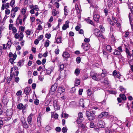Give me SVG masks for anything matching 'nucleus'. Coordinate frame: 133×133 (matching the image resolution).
Returning <instances> with one entry per match:
<instances>
[{
  "label": "nucleus",
  "instance_id": "1",
  "mask_svg": "<svg viewBox=\"0 0 133 133\" xmlns=\"http://www.w3.org/2000/svg\"><path fill=\"white\" fill-rule=\"evenodd\" d=\"M9 57L10 58L9 59V61L11 64L14 63V61L15 60L16 57L17 55L15 53L13 54L12 52H9L8 55Z\"/></svg>",
  "mask_w": 133,
  "mask_h": 133
},
{
  "label": "nucleus",
  "instance_id": "2",
  "mask_svg": "<svg viewBox=\"0 0 133 133\" xmlns=\"http://www.w3.org/2000/svg\"><path fill=\"white\" fill-rule=\"evenodd\" d=\"M90 75L92 78L95 81H99L101 80V78L99 77L100 75L96 73L93 72H91L90 73Z\"/></svg>",
  "mask_w": 133,
  "mask_h": 133
},
{
  "label": "nucleus",
  "instance_id": "3",
  "mask_svg": "<svg viewBox=\"0 0 133 133\" xmlns=\"http://www.w3.org/2000/svg\"><path fill=\"white\" fill-rule=\"evenodd\" d=\"M85 114L89 120L91 121L95 119V117L94 116L93 114L90 112L87 111Z\"/></svg>",
  "mask_w": 133,
  "mask_h": 133
},
{
  "label": "nucleus",
  "instance_id": "4",
  "mask_svg": "<svg viewBox=\"0 0 133 133\" xmlns=\"http://www.w3.org/2000/svg\"><path fill=\"white\" fill-rule=\"evenodd\" d=\"M58 86L57 84V83H55L54 84L52 85L50 90V93L51 95L54 94L55 92L57 89Z\"/></svg>",
  "mask_w": 133,
  "mask_h": 133
},
{
  "label": "nucleus",
  "instance_id": "5",
  "mask_svg": "<svg viewBox=\"0 0 133 133\" xmlns=\"http://www.w3.org/2000/svg\"><path fill=\"white\" fill-rule=\"evenodd\" d=\"M53 105L55 110H57L59 109L60 106L57 103V101L55 100L54 101Z\"/></svg>",
  "mask_w": 133,
  "mask_h": 133
},
{
  "label": "nucleus",
  "instance_id": "6",
  "mask_svg": "<svg viewBox=\"0 0 133 133\" xmlns=\"http://www.w3.org/2000/svg\"><path fill=\"white\" fill-rule=\"evenodd\" d=\"M78 127L79 128H81L82 131L86 130L87 129L85 124L82 123L78 124Z\"/></svg>",
  "mask_w": 133,
  "mask_h": 133
},
{
  "label": "nucleus",
  "instance_id": "7",
  "mask_svg": "<svg viewBox=\"0 0 133 133\" xmlns=\"http://www.w3.org/2000/svg\"><path fill=\"white\" fill-rule=\"evenodd\" d=\"M100 18V16L98 14H94L93 15V19L95 21L97 22H99V20Z\"/></svg>",
  "mask_w": 133,
  "mask_h": 133
},
{
  "label": "nucleus",
  "instance_id": "8",
  "mask_svg": "<svg viewBox=\"0 0 133 133\" xmlns=\"http://www.w3.org/2000/svg\"><path fill=\"white\" fill-rule=\"evenodd\" d=\"M31 90V88L30 87H26L24 89V92L26 95H28Z\"/></svg>",
  "mask_w": 133,
  "mask_h": 133
},
{
  "label": "nucleus",
  "instance_id": "9",
  "mask_svg": "<svg viewBox=\"0 0 133 133\" xmlns=\"http://www.w3.org/2000/svg\"><path fill=\"white\" fill-rule=\"evenodd\" d=\"M13 110L11 109H8L6 112V115L8 116H10L12 114Z\"/></svg>",
  "mask_w": 133,
  "mask_h": 133
},
{
  "label": "nucleus",
  "instance_id": "10",
  "mask_svg": "<svg viewBox=\"0 0 133 133\" xmlns=\"http://www.w3.org/2000/svg\"><path fill=\"white\" fill-rule=\"evenodd\" d=\"M33 115L31 113L27 118V121L29 124H31L32 122V117L33 116Z\"/></svg>",
  "mask_w": 133,
  "mask_h": 133
},
{
  "label": "nucleus",
  "instance_id": "11",
  "mask_svg": "<svg viewBox=\"0 0 133 133\" xmlns=\"http://www.w3.org/2000/svg\"><path fill=\"white\" fill-rule=\"evenodd\" d=\"M131 13H129V19L130 22L131 23V22L133 19V7L131 9Z\"/></svg>",
  "mask_w": 133,
  "mask_h": 133
},
{
  "label": "nucleus",
  "instance_id": "12",
  "mask_svg": "<svg viewBox=\"0 0 133 133\" xmlns=\"http://www.w3.org/2000/svg\"><path fill=\"white\" fill-rule=\"evenodd\" d=\"M15 23V25L17 27L19 26V24L22 25V19H16Z\"/></svg>",
  "mask_w": 133,
  "mask_h": 133
},
{
  "label": "nucleus",
  "instance_id": "13",
  "mask_svg": "<svg viewBox=\"0 0 133 133\" xmlns=\"http://www.w3.org/2000/svg\"><path fill=\"white\" fill-rule=\"evenodd\" d=\"M97 126L100 128H103L104 127V125H103L102 121L99 120L98 121L97 124Z\"/></svg>",
  "mask_w": 133,
  "mask_h": 133
},
{
  "label": "nucleus",
  "instance_id": "14",
  "mask_svg": "<svg viewBox=\"0 0 133 133\" xmlns=\"http://www.w3.org/2000/svg\"><path fill=\"white\" fill-rule=\"evenodd\" d=\"M62 89V87H59L58 88L57 91H58V94H62V97H61V98L62 99H63L64 98V94L63 93H62L61 91V90Z\"/></svg>",
  "mask_w": 133,
  "mask_h": 133
},
{
  "label": "nucleus",
  "instance_id": "15",
  "mask_svg": "<svg viewBox=\"0 0 133 133\" xmlns=\"http://www.w3.org/2000/svg\"><path fill=\"white\" fill-rule=\"evenodd\" d=\"M19 74V72L18 71H16L15 72L10 74V76L11 78H14L15 77V76H17Z\"/></svg>",
  "mask_w": 133,
  "mask_h": 133
},
{
  "label": "nucleus",
  "instance_id": "16",
  "mask_svg": "<svg viewBox=\"0 0 133 133\" xmlns=\"http://www.w3.org/2000/svg\"><path fill=\"white\" fill-rule=\"evenodd\" d=\"M69 54L67 52H63L62 56L63 58H67L70 57Z\"/></svg>",
  "mask_w": 133,
  "mask_h": 133
},
{
  "label": "nucleus",
  "instance_id": "17",
  "mask_svg": "<svg viewBox=\"0 0 133 133\" xmlns=\"http://www.w3.org/2000/svg\"><path fill=\"white\" fill-rule=\"evenodd\" d=\"M8 98L5 96L3 97L2 102L4 104H6L8 102Z\"/></svg>",
  "mask_w": 133,
  "mask_h": 133
},
{
  "label": "nucleus",
  "instance_id": "18",
  "mask_svg": "<svg viewBox=\"0 0 133 133\" xmlns=\"http://www.w3.org/2000/svg\"><path fill=\"white\" fill-rule=\"evenodd\" d=\"M80 80L79 79L76 78L75 81V85L76 86H77L80 84Z\"/></svg>",
  "mask_w": 133,
  "mask_h": 133
},
{
  "label": "nucleus",
  "instance_id": "19",
  "mask_svg": "<svg viewBox=\"0 0 133 133\" xmlns=\"http://www.w3.org/2000/svg\"><path fill=\"white\" fill-rule=\"evenodd\" d=\"M94 33L97 36H99V34L100 33L99 30L97 29H96L94 30Z\"/></svg>",
  "mask_w": 133,
  "mask_h": 133
},
{
  "label": "nucleus",
  "instance_id": "20",
  "mask_svg": "<svg viewBox=\"0 0 133 133\" xmlns=\"http://www.w3.org/2000/svg\"><path fill=\"white\" fill-rule=\"evenodd\" d=\"M65 111H64L62 112V114L61 115L62 117H63L64 118H67L68 117V114H66L65 112Z\"/></svg>",
  "mask_w": 133,
  "mask_h": 133
},
{
  "label": "nucleus",
  "instance_id": "21",
  "mask_svg": "<svg viewBox=\"0 0 133 133\" xmlns=\"http://www.w3.org/2000/svg\"><path fill=\"white\" fill-rule=\"evenodd\" d=\"M125 52L127 55V57L128 58H130L131 56V54H130L129 50L127 48H126Z\"/></svg>",
  "mask_w": 133,
  "mask_h": 133
},
{
  "label": "nucleus",
  "instance_id": "22",
  "mask_svg": "<svg viewBox=\"0 0 133 133\" xmlns=\"http://www.w3.org/2000/svg\"><path fill=\"white\" fill-rule=\"evenodd\" d=\"M24 106L22 103H20L17 106V108L19 110L22 109L23 108Z\"/></svg>",
  "mask_w": 133,
  "mask_h": 133
},
{
  "label": "nucleus",
  "instance_id": "23",
  "mask_svg": "<svg viewBox=\"0 0 133 133\" xmlns=\"http://www.w3.org/2000/svg\"><path fill=\"white\" fill-rule=\"evenodd\" d=\"M119 97L121 98H122L123 101H125L127 99L126 96L124 94H121L119 95Z\"/></svg>",
  "mask_w": 133,
  "mask_h": 133
},
{
  "label": "nucleus",
  "instance_id": "24",
  "mask_svg": "<svg viewBox=\"0 0 133 133\" xmlns=\"http://www.w3.org/2000/svg\"><path fill=\"white\" fill-rule=\"evenodd\" d=\"M24 62V60L22 59L19 61L18 62L17 65L18 66H21L22 65H23V63Z\"/></svg>",
  "mask_w": 133,
  "mask_h": 133
},
{
  "label": "nucleus",
  "instance_id": "25",
  "mask_svg": "<svg viewBox=\"0 0 133 133\" xmlns=\"http://www.w3.org/2000/svg\"><path fill=\"white\" fill-rule=\"evenodd\" d=\"M67 7V6H65L64 8V14L65 16L68 15V11L66 8Z\"/></svg>",
  "mask_w": 133,
  "mask_h": 133
},
{
  "label": "nucleus",
  "instance_id": "26",
  "mask_svg": "<svg viewBox=\"0 0 133 133\" xmlns=\"http://www.w3.org/2000/svg\"><path fill=\"white\" fill-rule=\"evenodd\" d=\"M106 49L109 52H111L112 50L111 46L110 45H107L106 46Z\"/></svg>",
  "mask_w": 133,
  "mask_h": 133
},
{
  "label": "nucleus",
  "instance_id": "27",
  "mask_svg": "<svg viewBox=\"0 0 133 133\" xmlns=\"http://www.w3.org/2000/svg\"><path fill=\"white\" fill-rule=\"evenodd\" d=\"M23 127L25 128L26 129L28 128V125L25 121H24L23 122Z\"/></svg>",
  "mask_w": 133,
  "mask_h": 133
},
{
  "label": "nucleus",
  "instance_id": "28",
  "mask_svg": "<svg viewBox=\"0 0 133 133\" xmlns=\"http://www.w3.org/2000/svg\"><path fill=\"white\" fill-rule=\"evenodd\" d=\"M69 24H64L62 26V29L63 30H65L67 28H69Z\"/></svg>",
  "mask_w": 133,
  "mask_h": 133
},
{
  "label": "nucleus",
  "instance_id": "29",
  "mask_svg": "<svg viewBox=\"0 0 133 133\" xmlns=\"http://www.w3.org/2000/svg\"><path fill=\"white\" fill-rule=\"evenodd\" d=\"M84 103H83V99H82V100H80L79 102V106H81L83 108H84Z\"/></svg>",
  "mask_w": 133,
  "mask_h": 133
},
{
  "label": "nucleus",
  "instance_id": "30",
  "mask_svg": "<svg viewBox=\"0 0 133 133\" xmlns=\"http://www.w3.org/2000/svg\"><path fill=\"white\" fill-rule=\"evenodd\" d=\"M119 89L122 93H125L126 91L125 89L122 86H120Z\"/></svg>",
  "mask_w": 133,
  "mask_h": 133
},
{
  "label": "nucleus",
  "instance_id": "31",
  "mask_svg": "<svg viewBox=\"0 0 133 133\" xmlns=\"http://www.w3.org/2000/svg\"><path fill=\"white\" fill-rule=\"evenodd\" d=\"M82 118H79V117H78V118L76 120V121L78 124H80L82 122Z\"/></svg>",
  "mask_w": 133,
  "mask_h": 133
},
{
  "label": "nucleus",
  "instance_id": "32",
  "mask_svg": "<svg viewBox=\"0 0 133 133\" xmlns=\"http://www.w3.org/2000/svg\"><path fill=\"white\" fill-rule=\"evenodd\" d=\"M49 45V41L48 40H47L46 41V42L44 44V46L46 47H48Z\"/></svg>",
  "mask_w": 133,
  "mask_h": 133
},
{
  "label": "nucleus",
  "instance_id": "33",
  "mask_svg": "<svg viewBox=\"0 0 133 133\" xmlns=\"http://www.w3.org/2000/svg\"><path fill=\"white\" fill-rule=\"evenodd\" d=\"M114 54L115 55H119L121 54V53L118 50L116 49Z\"/></svg>",
  "mask_w": 133,
  "mask_h": 133
},
{
  "label": "nucleus",
  "instance_id": "34",
  "mask_svg": "<svg viewBox=\"0 0 133 133\" xmlns=\"http://www.w3.org/2000/svg\"><path fill=\"white\" fill-rule=\"evenodd\" d=\"M80 73V70L78 69H76L75 71V73L76 75H78Z\"/></svg>",
  "mask_w": 133,
  "mask_h": 133
},
{
  "label": "nucleus",
  "instance_id": "35",
  "mask_svg": "<svg viewBox=\"0 0 133 133\" xmlns=\"http://www.w3.org/2000/svg\"><path fill=\"white\" fill-rule=\"evenodd\" d=\"M86 21L88 23L94 25V23H93V22L92 20L89 19H87Z\"/></svg>",
  "mask_w": 133,
  "mask_h": 133
},
{
  "label": "nucleus",
  "instance_id": "36",
  "mask_svg": "<svg viewBox=\"0 0 133 133\" xmlns=\"http://www.w3.org/2000/svg\"><path fill=\"white\" fill-rule=\"evenodd\" d=\"M102 114H103V115H104V116H108V117H110V115H108V112L104 111L102 112Z\"/></svg>",
  "mask_w": 133,
  "mask_h": 133
},
{
  "label": "nucleus",
  "instance_id": "37",
  "mask_svg": "<svg viewBox=\"0 0 133 133\" xmlns=\"http://www.w3.org/2000/svg\"><path fill=\"white\" fill-rule=\"evenodd\" d=\"M51 101L50 99H48L47 101H46L45 104V105L47 106L51 102Z\"/></svg>",
  "mask_w": 133,
  "mask_h": 133
},
{
  "label": "nucleus",
  "instance_id": "38",
  "mask_svg": "<svg viewBox=\"0 0 133 133\" xmlns=\"http://www.w3.org/2000/svg\"><path fill=\"white\" fill-rule=\"evenodd\" d=\"M75 8L77 11V13L78 14L80 12V10L78 8V6L77 4H76L75 5Z\"/></svg>",
  "mask_w": 133,
  "mask_h": 133
},
{
  "label": "nucleus",
  "instance_id": "39",
  "mask_svg": "<svg viewBox=\"0 0 133 133\" xmlns=\"http://www.w3.org/2000/svg\"><path fill=\"white\" fill-rule=\"evenodd\" d=\"M11 78L9 77H7L6 80L7 82L8 83V84L10 82L11 78Z\"/></svg>",
  "mask_w": 133,
  "mask_h": 133
},
{
  "label": "nucleus",
  "instance_id": "40",
  "mask_svg": "<svg viewBox=\"0 0 133 133\" xmlns=\"http://www.w3.org/2000/svg\"><path fill=\"white\" fill-rule=\"evenodd\" d=\"M56 42L57 43H61V37L58 38L56 40Z\"/></svg>",
  "mask_w": 133,
  "mask_h": 133
},
{
  "label": "nucleus",
  "instance_id": "41",
  "mask_svg": "<svg viewBox=\"0 0 133 133\" xmlns=\"http://www.w3.org/2000/svg\"><path fill=\"white\" fill-rule=\"evenodd\" d=\"M15 0H12L10 3V5L11 7H13L15 3Z\"/></svg>",
  "mask_w": 133,
  "mask_h": 133
},
{
  "label": "nucleus",
  "instance_id": "42",
  "mask_svg": "<svg viewBox=\"0 0 133 133\" xmlns=\"http://www.w3.org/2000/svg\"><path fill=\"white\" fill-rule=\"evenodd\" d=\"M76 62L78 63H80L81 61V58L79 57H77L76 59Z\"/></svg>",
  "mask_w": 133,
  "mask_h": 133
},
{
  "label": "nucleus",
  "instance_id": "43",
  "mask_svg": "<svg viewBox=\"0 0 133 133\" xmlns=\"http://www.w3.org/2000/svg\"><path fill=\"white\" fill-rule=\"evenodd\" d=\"M19 8L18 7H16L14 8H13V11L14 12H16L18 10V9H19Z\"/></svg>",
  "mask_w": 133,
  "mask_h": 133
},
{
  "label": "nucleus",
  "instance_id": "44",
  "mask_svg": "<svg viewBox=\"0 0 133 133\" xmlns=\"http://www.w3.org/2000/svg\"><path fill=\"white\" fill-rule=\"evenodd\" d=\"M112 5V3L111 1H108V7L109 8L111 7Z\"/></svg>",
  "mask_w": 133,
  "mask_h": 133
},
{
  "label": "nucleus",
  "instance_id": "45",
  "mask_svg": "<svg viewBox=\"0 0 133 133\" xmlns=\"http://www.w3.org/2000/svg\"><path fill=\"white\" fill-rule=\"evenodd\" d=\"M87 92L88 95V96H89V97L90 96H91V91L89 89H88L87 90Z\"/></svg>",
  "mask_w": 133,
  "mask_h": 133
},
{
  "label": "nucleus",
  "instance_id": "46",
  "mask_svg": "<svg viewBox=\"0 0 133 133\" xmlns=\"http://www.w3.org/2000/svg\"><path fill=\"white\" fill-rule=\"evenodd\" d=\"M26 11V8L24 9L23 8L22 9V11H21V13L22 14H23V15H25V14Z\"/></svg>",
  "mask_w": 133,
  "mask_h": 133
},
{
  "label": "nucleus",
  "instance_id": "47",
  "mask_svg": "<svg viewBox=\"0 0 133 133\" xmlns=\"http://www.w3.org/2000/svg\"><path fill=\"white\" fill-rule=\"evenodd\" d=\"M22 91L21 90H19L18 91L16 94V95L17 96H20L22 94Z\"/></svg>",
  "mask_w": 133,
  "mask_h": 133
},
{
  "label": "nucleus",
  "instance_id": "48",
  "mask_svg": "<svg viewBox=\"0 0 133 133\" xmlns=\"http://www.w3.org/2000/svg\"><path fill=\"white\" fill-rule=\"evenodd\" d=\"M45 36L48 39H49L51 37V35L50 34H46L45 35Z\"/></svg>",
  "mask_w": 133,
  "mask_h": 133
},
{
  "label": "nucleus",
  "instance_id": "49",
  "mask_svg": "<svg viewBox=\"0 0 133 133\" xmlns=\"http://www.w3.org/2000/svg\"><path fill=\"white\" fill-rule=\"evenodd\" d=\"M99 28L101 31L102 32H103L105 31L104 28L103 27V26L102 25H100L99 26Z\"/></svg>",
  "mask_w": 133,
  "mask_h": 133
},
{
  "label": "nucleus",
  "instance_id": "50",
  "mask_svg": "<svg viewBox=\"0 0 133 133\" xmlns=\"http://www.w3.org/2000/svg\"><path fill=\"white\" fill-rule=\"evenodd\" d=\"M62 130L63 133H65L67 131V129L66 128L64 127L62 129Z\"/></svg>",
  "mask_w": 133,
  "mask_h": 133
},
{
  "label": "nucleus",
  "instance_id": "51",
  "mask_svg": "<svg viewBox=\"0 0 133 133\" xmlns=\"http://www.w3.org/2000/svg\"><path fill=\"white\" fill-rule=\"evenodd\" d=\"M41 115L40 114H39L38 115V117L37 118V121H41Z\"/></svg>",
  "mask_w": 133,
  "mask_h": 133
},
{
  "label": "nucleus",
  "instance_id": "52",
  "mask_svg": "<svg viewBox=\"0 0 133 133\" xmlns=\"http://www.w3.org/2000/svg\"><path fill=\"white\" fill-rule=\"evenodd\" d=\"M113 21L115 23H116L118 22L117 20L113 16H112Z\"/></svg>",
  "mask_w": 133,
  "mask_h": 133
},
{
  "label": "nucleus",
  "instance_id": "53",
  "mask_svg": "<svg viewBox=\"0 0 133 133\" xmlns=\"http://www.w3.org/2000/svg\"><path fill=\"white\" fill-rule=\"evenodd\" d=\"M39 100L38 99H36L34 102V104L36 105H37L39 103Z\"/></svg>",
  "mask_w": 133,
  "mask_h": 133
},
{
  "label": "nucleus",
  "instance_id": "54",
  "mask_svg": "<svg viewBox=\"0 0 133 133\" xmlns=\"http://www.w3.org/2000/svg\"><path fill=\"white\" fill-rule=\"evenodd\" d=\"M12 29L13 33H15L17 32V30L15 27H13Z\"/></svg>",
  "mask_w": 133,
  "mask_h": 133
},
{
  "label": "nucleus",
  "instance_id": "55",
  "mask_svg": "<svg viewBox=\"0 0 133 133\" xmlns=\"http://www.w3.org/2000/svg\"><path fill=\"white\" fill-rule=\"evenodd\" d=\"M79 118H83V116L82 113L81 112H80L78 114V117Z\"/></svg>",
  "mask_w": 133,
  "mask_h": 133
},
{
  "label": "nucleus",
  "instance_id": "56",
  "mask_svg": "<svg viewBox=\"0 0 133 133\" xmlns=\"http://www.w3.org/2000/svg\"><path fill=\"white\" fill-rule=\"evenodd\" d=\"M56 130L57 132H60L61 130V129L59 127H57L56 128Z\"/></svg>",
  "mask_w": 133,
  "mask_h": 133
},
{
  "label": "nucleus",
  "instance_id": "57",
  "mask_svg": "<svg viewBox=\"0 0 133 133\" xmlns=\"http://www.w3.org/2000/svg\"><path fill=\"white\" fill-rule=\"evenodd\" d=\"M42 29L43 28L42 26L40 24L38 26L37 29L39 30H42Z\"/></svg>",
  "mask_w": 133,
  "mask_h": 133
},
{
  "label": "nucleus",
  "instance_id": "58",
  "mask_svg": "<svg viewBox=\"0 0 133 133\" xmlns=\"http://www.w3.org/2000/svg\"><path fill=\"white\" fill-rule=\"evenodd\" d=\"M6 9L5 10V13L6 14L9 15L10 12V11L9 9Z\"/></svg>",
  "mask_w": 133,
  "mask_h": 133
},
{
  "label": "nucleus",
  "instance_id": "59",
  "mask_svg": "<svg viewBox=\"0 0 133 133\" xmlns=\"http://www.w3.org/2000/svg\"><path fill=\"white\" fill-rule=\"evenodd\" d=\"M76 89L74 87L72 88H71L70 91L72 93H74V92L76 90Z\"/></svg>",
  "mask_w": 133,
  "mask_h": 133
},
{
  "label": "nucleus",
  "instance_id": "60",
  "mask_svg": "<svg viewBox=\"0 0 133 133\" xmlns=\"http://www.w3.org/2000/svg\"><path fill=\"white\" fill-rule=\"evenodd\" d=\"M37 124L38 127H40L41 126V121H37Z\"/></svg>",
  "mask_w": 133,
  "mask_h": 133
},
{
  "label": "nucleus",
  "instance_id": "61",
  "mask_svg": "<svg viewBox=\"0 0 133 133\" xmlns=\"http://www.w3.org/2000/svg\"><path fill=\"white\" fill-rule=\"evenodd\" d=\"M52 14L54 16H56L57 14V11L56 10H54L53 11Z\"/></svg>",
  "mask_w": 133,
  "mask_h": 133
},
{
  "label": "nucleus",
  "instance_id": "62",
  "mask_svg": "<svg viewBox=\"0 0 133 133\" xmlns=\"http://www.w3.org/2000/svg\"><path fill=\"white\" fill-rule=\"evenodd\" d=\"M19 35L18 33H16L15 35V37L16 39H18L19 38Z\"/></svg>",
  "mask_w": 133,
  "mask_h": 133
},
{
  "label": "nucleus",
  "instance_id": "63",
  "mask_svg": "<svg viewBox=\"0 0 133 133\" xmlns=\"http://www.w3.org/2000/svg\"><path fill=\"white\" fill-rule=\"evenodd\" d=\"M26 34L27 35H30L31 32L29 30H27L26 31Z\"/></svg>",
  "mask_w": 133,
  "mask_h": 133
},
{
  "label": "nucleus",
  "instance_id": "64",
  "mask_svg": "<svg viewBox=\"0 0 133 133\" xmlns=\"http://www.w3.org/2000/svg\"><path fill=\"white\" fill-rule=\"evenodd\" d=\"M13 27V25L12 24H10L9 25V30H11Z\"/></svg>",
  "mask_w": 133,
  "mask_h": 133
}]
</instances>
